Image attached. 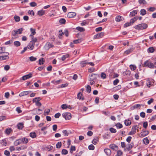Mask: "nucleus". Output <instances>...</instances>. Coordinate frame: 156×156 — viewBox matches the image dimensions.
Segmentation results:
<instances>
[{
    "mask_svg": "<svg viewBox=\"0 0 156 156\" xmlns=\"http://www.w3.org/2000/svg\"><path fill=\"white\" fill-rule=\"evenodd\" d=\"M123 19L122 17L120 16H118L116 17L115 20L116 22H118L122 20Z\"/></svg>",
    "mask_w": 156,
    "mask_h": 156,
    "instance_id": "a211bd4d",
    "label": "nucleus"
},
{
    "mask_svg": "<svg viewBox=\"0 0 156 156\" xmlns=\"http://www.w3.org/2000/svg\"><path fill=\"white\" fill-rule=\"evenodd\" d=\"M81 41H82L81 39H78L76 40H74L73 41V42L75 44H77L81 42Z\"/></svg>",
    "mask_w": 156,
    "mask_h": 156,
    "instance_id": "0e129e2a",
    "label": "nucleus"
},
{
    "mask_svg": "<svg viewBox=\"0 0 156 156\" xmlns=\"http://www.w3.org/2000/svg\"><path fill=\"white\" fill-rule=\"evenodd\" d=\"M98 139L97 138L94 139L92 141V143L94 144H96L98 142Z\"/></svg>",
    "mask_w": 156,
    "mask_h": 156,
    "instance_id": "3c124183",
    "label": "nucleus"
},
{
    "mask_svg": "<svg viewBox=\"0 0 156 156\" xmlns=\"http://www.w3.org/2000/svg\"><path fill=\"white\" fill-rule=\"evenodd\" d=\"M62 146V143L61 142H58L56 145V147L57 148H59Z\"/></svg>",
    "mask_w": 156,
    "mask_h": 156,
    "instance_id": "5fc2aeb1",
    "label": "nucleus"
},
{
    "mask_svg": "<svg viewBox=\"0 0 156 156\" xmlns=\"http://www.w3.org/2000/svg\"><path fill=\"white\" fill-rule=\"evenodd\" d=\"M119 80L118 79H116L113 81V84L114 85H116L119 82Z\"/></svg>",
    "mask_w": 156,
    "mask_h": 156,
    "instance_id": "69168bd1",
    "label": "nucleus"
},
{
    "mask_svg": "<svg viewBox=\"0 0 156 156\" xmlns=\"http://www.w3.org/2000/svg\"><path fill=\"white\" fill-rule=\"evenodd\" d=\"M31 37V38H32L31 41H32L33 42H34V44H35V43L37 41V39L36 38H34L33 37V36L30 37Z\"/></svg>",
    "mask_w": 156,
    "mask_h": 156,
    "instance_id": "bf43d9fd",
    "label": "nucleus"
},
{
    "mask_svg": "<svg viewBox=\"0 0 156 156\" xmlns=\"http://www.w3.org/2000/svg\"><path fill=\"white\" fill-rule=\"evenodd\" d=\"M62 108L63 109H66L67 108V105L65 104H63L61 106Z\"/></svg>",
    "mask_w": 156,
    "mask_h": 156,
    "instance_id": "338daca9",
    "label": "nucleus"
},
{
    "mask_svg": "<svg viewBox=\"0 0 156 156\" xmlns=\"http://www.w3.org/2000/svg\"><path fill=\"white\" fill-rule=\"evenodd\" d=\"M23 30V29L22 28H20L18 29L17 30H16V31L17 32V34H21Z\"/></svg>",
    "mask_w": 156,
    "mask_h": 156,
    "instance_id": "de8ad7c7",
    "label": "nucleus"
},
{
    "mask_svg": "<svg viewBox=\"0 0 156 156\" xmlns=\"http://www.w3.org/2000/svg\"><path fill=\"white\" fill-rule=\"evenodd\" d=\"M27 148L26 147L21 146L20 147H17V149L18 151H20L21 150H23Z\"/></svg>",
    "mask_w": 156,
    "mask_h": 156,
    "instance_id": "6e6d98bb",
    "label": "nucleus"
},
{
    "mask_svg": "<svg viewBox=\"0 0 156 156\" xmlns=\"http://www.w3.org/2000/svg\"><path fill=\"white\" fill-rule=\"evenodd\" d=\"M130 69L133 71L134 70L136 69V66L133 65H130L129 66Z\"/></svg>",
    "mask_w": 156,
    "mask_h": 156,
    "instance_id": "4c0bfd02",
    "label": "nucleus"
},
{
    "mask_svg": "<svg viewBox=\"0 0 156 156\" xmlns=\"http://www.w3.org/2000/svg\"><path fill=\"white\" fill-rule=\"evenodd\" d=\"M141 105L144 106V105H141L140 104H136L135 105L132 106L131 108L132 109H134L135 108H136L140 107Z\"/></svg>",
    "mask_w": 156,
    "mask_h": 156,
    "instance_id": "7c9ffc66",
    "label": "nucleus"
},
{
    "mask_svg": "<svg viewBox=\"0 0 156 156\" xmlns=\"http://www.w3.org/2000/svg\"><path fill=\"white\" fill-rule=\"evenodd\" d=\"M139 2L140 4H146L147 3L145 0H139Z\"/></svg>",
    "mask_w": 156,
    "mask_h": 156,
    "instance_id": "13d9d810",
    "label": "nucleus"
},
{
    "mask_svg": "<svg viewBox=\"0 0 156 156\" xmlns=\"http://www.w3.org/2000/svg\"><path fill=\"white\" fill-rule=\"evenodd\" d=\"M109 130L112 133H115L116 132V129L113 128H111Z\"/></svg>",
    "mask_w": 156,
    "mask_h": 156,
    "instance_id": "680f3d73",
    "label": "nucleus"
},
{
    "mask_svg": "<svg viewBox=\"0 0 156 156\" xmlns=\"http://www.w3.org/2000/svg\"><path fill=\"white\" fill-rule=\"evenodd\" d=\"M124 123L125 125L126 126H129L131 124V121L129 119L125 120Z\"/></svg>",
    "mask_w": 156,
    "mask_h": 156,
    "instance_id": "bb28decb",
    "label": "nucleus"
},
{
    "mask_svg": "<svg viewBox=\"0 0 156 156\" xmlns=\"http://www.w3.org/2000/svg\"><path fill=\"white\" fill-rule=\"evenodd\" d=\"M34 45L35 44H34V42L32 41H30L28 46L27 48L29 49L32 50L34 48Z\"/></svg>",
    "mask_w": 156,
    "mask_h": 156,
    "instance_id": "9d476101",
    "label": "nucleus"
},
{
    "mask_svg": "<svg viewBox=\"0 0 156 156\" xmlns=\"http://www.w3.org/2000/svg\"><path fill=\"white\" fill-rule=\"evenodd\" d=\"M68 151L65 149H63L62 150V154H64V155L67 154H68Z\"/></svg>",
    "mask_w": 156,
    "mask_h": 156,
    "instance_id": "37998d69",
    "label": "nucleus"
},
{
    "mask_svg": "<svg viewBox=\"0 0 156 156\" xmlns=\"http://www.w3.org/2000/svg\"><path fill=\"white\" fill-rule=\"evenodd\" d=\"M88 149L90 150H94V147L92 144H91L88 146Z\"/></svg>",
    "mask_w": 156,
    "mask_h": 156,
    "instance_id": "052dcab7",
    "label": "nucleus"
},
{
    "mask_svg": "<svg viewBox=\"0 0 156 156\" xmlns=\"http://www.w3.org/2000/svg\"><path fill=\"white\" fill-rule=\"evenodd\" d=\"M104 151L107 156H109L111 154V150L108 148H105L104 150Z\"/></svg>",
    "mask_w": 156,
    "mask_h": 156,
    "instance_id": "9b49d317",
    "label": "nucleus"
},
{
    "mask_svg": "<svg viewBox=\"0 0 156 156\" xmlns=\"http://www.w3.org/2000/svg\"><path fill=\"white\" fill-rule=\"evenodd\" d=\"M50 112V110L49 109H45L44 112V115H48Z\"/></svg>",
    "mask_w": 156,
    "mask_h": 156,
    "instance_id": "79ce46f5",
    "label": "nucleus"
},
{
    "mask_svg": "<svg viewBox=\"0 0 156 156\" xmlns=\"http://www.w3.org/2000/svg\"><path fill=\"white\" fill-rule=\"evenodd\" d=\"M127 149L129 151L130 150L133 146V143H131L127 145Z\"/></svg>",
    "mask_w": 156,
    "mask_h": 156,
    "instance_id": "a878e982",
    "label": "nucleus"
},
{
    "mask_svg": "<svg viewBox=\"0 0 156 156\" xmlns=\"http://www.w3.org/2000/svg\"><path fill=\"white\" fill-rule=\"evenodd\" d=\"M91 90V88L89 85H88L87 87V91L89 93Z\"/></svg>",
    "mask_w": 156,
    "mask_h": 156,
    "instance_id": "603ef678",
    "label": "nucleus"
},
{
    "mask_svg": "<svg viewBox=\"0 0 156 156\" xmlns=\"http://www.w3.org/2000/svg\"><path fill=\"white\" fill-rule=\"evenodd\" d=\"M104 35V33L103 32H101L98 33L94 36V38H100L102 37Z\"/></svg>",
    "mask_w": 156,
    "mask_h": 156,
    "instance_id": "0eeeda50",
    "label": "nucleus"
},
{
    "mask_svg": "<svg viewBox=\"0 0 156 156\" xmlns=\"http://www.w3.org/2000/svg\"><path fill=\"white\" fill-rule=\"evenodd\" d=\"M21 139V140H22V142L23 143L27 144L28 142V139L24 137Z\"/></svg>",
    "mask_w": 156,
    "mask_h": 156,
    "instance_id": "c85d7f7f",
    "label": "nucleus"
},
{
    "mask_svg": "<svg viewBox=\"0 0 156 156\" xmlns=\"http://www.w3.org/2000/svg\"><path fill=\"white\" fill-rule=\"evenodd\" d=\"M109 147L114 151H116L118 149V147L114 144H112L109 145Z\"/></svg>",
    "mask_w": 156,
    "mask_h": 156,
    "instance_id": "4468645a",
    "label": "nucleus"
},
{
    "mask_svg": "<svg viewBox=\"0 0 156 156\" xmlns=\"http://www.w3.org/2000/svg\"><path fill=\"white\" fill-rule=\"evenodd\" d=\"M59 22L61 24H65L66 22V20L62 18L59 20Z\"/></svg>",
    "mask_w": 156,
    "mask_h": 156,
    "instance_id": "864d4df0",
    "label": "nucleus"
},
{
    "mask_svg": "<svg viewBox=\"0 0 156 156\" xmlns=\"http://www.w3.org/2000/svg\"><path fill=\"white\" fill-rule=\"evenodd\" d=\"M147 27V25L146 23H141L135 26L134 27L136 30H139L146 29Z\"/></svg>",
    "mask_w": 156,
    "mask_h": 156,
    "instance_id": "f257e3e1",
    "label": "nucleus"
},
{
    "mask_svg": "<svg viewBox=\"0 0 156 156\" xmlns=\"http://www.w3.org/2000/svg\"><path fill=\"white\" fill-rule=\"evenodd\" d=\"M30 30L31 32L30 37L33 36V35L36 34L35 29L31 28H30Z\"/></svg>",
    "mask_w": 156,
    "mask_h": 156,
    "instance_id": "4be33fe9",
    "label": "nucleus"
},
{
    "mask_svg": "<svg viewBox=\"0 0 156 156\" xmlns=\"http://www.w3.org/2000/svg\"><path fill=\"white\" fill-rule=\"evenodd\" d=\"M45 14V11L43 10H41L39 11L38 12L37 14L40 16H42L44 15Z\"/></svg>",
    "mask_w": 156,
    "mask_h": 156,
    "instance_id": "5701e85b",
    "label": "nucleus"
},
{
    "mask_svg": "<svg viewBox=\"0 0 156 156\" xmlns=\"http://www.w3.org/2000/svg\"><path fill=\"white\" fill-rule=\"evenodd\" d=\"M29 91H27L22 92L19 94V96L21 97L24 95H27L29 94Z\"/></svg>",
    "mask_w": 156,
    "mask_h": 156,
    "instance_id": "6ab92c4d",
    "label": "nucleus"
},
{
    "mask_svg": "<svg viewBox=\"0 0 156 156\" xmlns=\"http://www.w3.org/2000/svg\"><path fill=\"white\" fill-rule=\"evenodd\" d=\"M136 126H134L133 127L132 131L130 132L129 133V135H132L136 133Z\"/></svg>",
    "mask_w": 156,
    "mask_h": 156,
    "instance_id": "ddd939ff",
    "label": "nucleus"
},
{
    "mask_svg": "<svg viewBox=\"0 0 156 156\" xmlns=\"http://www.w3.org/2000/svg\"><path fill=\"white\" fill-rule=\"evenodd\" d=\"M29 59L30 60L31 62L35 61L37 59L36 57L33 56H31L30 57Z\"/></svg>",
    "mask_w": 156,
    "mask_h": 156,
    "instance_id": "f704fd0d",
    "label": "nucleus"
},
{
    "mask_svg": "<svg viewBox=\"0 0 156 156\" xmlns=\"http://www.w3.org/2000/svg\"><path fill=\"white\" fill-rule=\"evenodd\" d=\"M137 13V11L136 10H134L130 12L129 16L131 17L135 16Z\"/></svg>",
    "mask_w": 156,
    "mask_h": 156,
    "instance_id": "aec40b11",
    "label": "nucleus"
},
{
    "mask_svg": "<svg viewBox=\"0 0 156 156\" xmlns=\"http://www.w3.org/2000/svg\"><path fill=\"white\" fill-rule=\"evenodd\" d=\"M77 98L79 100H84V98L83 96V94L80 92H79L77 94Z\"/></svg>",
    "mask_w": 156,
    "mask_h": 156,
    "instance_id": "dca6fc26",
    "label": "nucleus"
},
{
    "mask_svg": "<svg viewBox=\"0 0 156 156\" xmlns=\"http://www.w3.org/2000/svg\"><path fill=\"white\" fill-rule=\"evenodd\" d=\"M143 142L146 145H147L149 143V140L147 137H146L143 139Z\"/></svg>",
    "mask_w": 156,
    "mask_h": 156,
    "instance_id": "b1692460",
    "label": "nucleus"
},
{
    "mask_svg": "<svg viewBox=\"0 0 156 156\" xmlns=\"http://www.w3.org/2000/svg\"><path fill=\"white\" fill-rule=\"evenodd\" d=\"M41 100V98L40 97H38L37 98H34L33 100V103H35V104Z\"/></svg>",
    "mask_w": 156,
    "mask_h": 156,
    "instance_id": "393cba45",
    "label": "nucleus"
},
{
    "mask_svg": "<svg viewBox=\"0 0 156 156\" xmlns=\"http://www.w3.org/2000/svg\"><path fill=\"white\" fill-rule=\"evenodd\" d=\"M76 29L80 32H83L85 30V29L83 28L79 27H77L76 28Z\"/></svg>",
    "mask_w": 156,
    "mask_h": 156,
    "instance_id": "c9c22d12",
    "label": "nucleus"
},
{
    "mask_svg": "<svg viewBox=\"0 0 156 156\" xmlns=\"http://www.w3.org/2000/svg\"><path fill=\"white\" fill-rule=\"evenodd\" d=\"M146 13V11L143 9H141L140 11V14L142 15H144Z\"/></svg>",
    "mask_w": 156,
    "mask_h": 156,
    "instance_id": "49530a36",
    "label": "nucleus"
},
{
    "mask_svg": "<svg viewBox=\"0 0 156 156\" xmlns=\"http://www.w3.org/2000/svg\"><path fill=\"white\" fill-rule=\"evenodd\" d=\"M153 80L152 79H148L147 81V85L149 87H150L151 86V81Z\"/></svg>",
    "mask_w": 156,
    "mask_h": 156,
    "instance_id": "f3484780",
    "label": "nucleus"
},
{
    "mask_svg": "<svg viewBox=\"0 0 156 156\" xmlns=\"http://www.w3.org/2000/svg\"><path fill=\"white\" fill-rule=\"evenodd\" d=\"M63 117L66 120H69L71 118V114L69 112H65L62 114Z\"/></svg>",
    "mask_w": 156,
    "mask_h": 156,
    "instance_id": "7ed1b4c3",
    "label": "nucleus"
},
{
    "mask_svg": "<svg viewBox=\"0 0 156 156\" xmlns=\"http://www.w3.org/2000/svg\"><path fill=\"white\" fill-rule=\"evenodd\" d=\"M30 136L32 138H34L36 137V134L34 132H32L30 133Z\"/></svg>",
    "mask_w": 156,
    "mask_h": 156,
    "instance_id": "09e8293b",
    "label": "nucleus"
},
{
    "mask_svg": "<svg viewBox=\"0 0 156 156\" xmlns=\"http://www.w3.org/2000/svg\"><path fill=\"white\" fill-rule=\"evenodd\" d=\"M97 76V75L95 74H92L89 75V80H94L96 78Z\"/></svg>",
    "mask_w": 156,
    "mask_h": 156,
    "instance_id": "f8f14e48",
    "label": "nucleus"
},
{
    "mask_svg": "<svg viewBox=\"0 0 156 156\" xmlns=\"http://www.w3.org/2000/svg\"><path fill=\"white\" fill-rule=\"evenodd\" d=\"M18 128L19 129H22L23 127V125L22 123H19L17 125Z\"/></svg>",
    "mask_w": 156,
    "mask_h": 156,
    "instance_id": "4d7b16f0",
    "label": "nucleus"
},
{
    "mask_svg": "<svg viewBox=\"0 0 156 156\" xmlns=\"http://www.w3.org/2000/svg\"><path fill=\"white\" fill-rule=\"evenodd\" d=\"M1 143L3 145L6 146L7 144L6 141L5 139H3L1 140Z\"/></svg>",
    "mask_w": 156,
    "mask_h": 156,
    "instance_id": "e433bc0d",
    "label": "nucleus"
},
{
    "mask_svg": "<svg viewBox=\"0 0 156 156\" xmlns=\"http://www.w3.org/2000/svg\"><path fill=\"white\" fill-rule=\"evenodd\" d=\"M53 47V45L50 43H47L44 46V48L46 50H48L51 48Z\"/></svg>",
    "mask_w": 156,
    "mask_h": 156,
    "instance_id": "1a4fd4ad",
    "label": "nucleus"
},
{
    "mask_svg": "<svg viewBox=\"0 0 156 156\" xmlns=\"http://www.w3.org/2000/svg\"><path fill=\"white\" fill-rule=\"evenodd\" d=\"M12 131V130L11 128L7 129L5 131V133L8 135Z\"/></svg>",
    "mask_w": 156,
    "mask_h": 156,
    "instance_id": "cd10ccee",
    "label": "nucleus"
},
{
    "mask_svg": "<svg viewBox=\"0 0 156 156\" xmlns=\"http://www.w3.org/2000/svg\"><path fill=\"white\" fill-rule=\"evenodd\" d=\"M22 140H21V139H20L16 140L14 142V144L15 146H17L20 144H21L22 142Z\"/></svg>",
    "mask_w": 156,
    "mask_h": 156,
    "instance_id": "2eb2a0df",
    "label": "nucleus"
},
{
    "mask_svg": "<svg viewBox=\"0 0 156 156\" xmlns=\"http://www.w3.org/2000/svg\"><path fill=\"white\" fill-rule=\"evenodd\" d=\"M62 133L63 135L65 136H67L69 135V133L66 130H64L62 131Z\"/></svg>",
    "mask_w": 156,
    "mask_h": 156,
    "instance_id": "a18cd8bd",
    "label": "nucleus"
},
{
    "mask_svg": "<svg viewBox=\"0 0 156 156\" xmlns=\"http://www.w3.org/2000/svg\"><path fill=\"white\" fill-rule=\"evenodd\" d=\"M15 21L16 22H18L20 21V17L17 16H15L14 17Z\"/></svg>",
    "mask_w": 156,
    "mask_h": 156,
    "instance_id": "c03bdc74",
    "label": "nucleus"
},
{
    "mask_svg": "<svg viewBox=\"0 0 156 156\" xmlns=\"http://www.w3.org/2000/svg\"><path fill=\"white\" fill-rule=\"evenodd\" d=\"M32 76V74L30 73L28 74L23 76L22 77V79L23 80H26L31 78Z\"/></svg>",
    "mask_w": 156,
    "mask_h": 156,
    "instance_id": "39448f33",
    "label": "nucleus"
},
{
    "mask_svg": "<svg viewBox=\"0 0 156 156\" xmlns=\"http://www.w3.org/2000/svg\"><path fill=\"white\" fill-rule=\"evenodd\" d=\"M69 57V55L68 54H66L62 56L61 58L62 60V61H64L66 58Z\"/></svg>",
    "mask_w": 156,
    "mask_h": 156,
    "instance_id": "c756f323",
    "label": "nucleus"
},
{
    "mask_svg": "<svg viewBox=\"0 0 156 156\" xmlns=\"http://www.w3.org/2000/svg\"><path fill=\"white\" fill-rule=\"evenodd\" d=\"M76 15V13L74 12H70L67 14V16L69 18H73Z\"/></svg>",
    "mask_w": 156,
    "mask_h": 156,
    "instance_id": "6e6552de",
    "label": "nucleus"
},
{
    "mask_svg": "<svg viewBox=\"0 0 156 156\" xmlns=\"http://www.w3.org/2000/svg\"><path fill=\"white\" fill-rule=\"evenodd\" d=\"M133 51V49L132 48L128 49L125 51L124 54L128 55L131 52Z\"/></svg>",
    "mask_w": 156,
    "mask_h": 156,
    "instance_id": "2f4dec72",
    "label": "nucleus"
},
{
    "mask_svg": "<svg viewBox=\"0 0 156 156\" xmlns=\"http://www.w3.org/2000/svg\"><path fill=\"white\" fill-rule=\"evenodd\" d=\"M148 133V131H144L140 133L139 136L141 138H142L147 135Z\"/></svg>",
    "mask_w": 156,
    "mask_h": 156,
    "instance_id": "423d86ee",
    "label": "nucleus"
},
{
    "mask_svg": "<svg viewBox=\"0 0 156 156\" xmlns=\"http://www.w3.org/2000/svg\"><path fill=\"white\" fill-rule=\"evenodd\" d=\"M44 58H41L39 59V64L40 65H42L44 64Z\"/></svg>",
    "mask_w": 156,
    "mask_h": 156,
    "instance_id": "473e14b6",
    "label": "nucleus"
},
{
    "mask_svg": "<svg viewBox=\"0 0 156 156\" xmlns=\"http://www.w3.org/2000/svg\"><path fill=\"white\" fill-rule=\"evenodd\" d=\"M138 19V17L136 16L134 17V18L130 20V22L131 23H134L136 20Z\"/></svg>",
    "mask_w": 156,
    "mask_h": 156,
    "instance_id": "72a5a7b5",
    "label": "nucleus"
},
{
    "mask_svg": "<svg viewBox=\"0 0 156 156\" xmlns=\"http://www.w3.org/2000/svg\"><path fill=\"white\" fill-rule=\"evenodd\" d=\"M30 5L31 7H34L37 5V4L35 2H32L30 3Z\"/></svg>",
    "mask_w": 156,
    "mask_h": 156,
    "instance_id": "774afa93",
    "label": "nucleus"
},
{
    "mask_svg": "<svg viewBox=\"0 0 156 156\" xmlns=\"http://www.w3.org/2000/svg\"><path fill=\"white\" fill-rule=\"evenodd\" d=\"M144 65L145 66H148L151 69H155L156 68L155 65L153 64L152 63L148 61H146L144 62Z\"/></svg>",
    "mask_w": 156,
    "mask_h": 156,
    "instance_id": "f03ea898",
    "label": "nucleus"
},
{
    "mask_svg": "<svg viewBox=\"0 0 156 156\" xmlns=\"http://www.w3.org/2000/svg\"><path fill=\"white\" fill-rule=\"evenodd\" d=\"M76 150L75 147V146H72L70 149V152L72 153L73 151H75Z\"/></svg>",
    "mask_w": 156,
    "mask_h": 156,
    "instance_id": "8fccbe9b",
    "label": "nucleus"
},
{
    "mask_svg": "<svg viewBox=\"0 0 156 156\" xmlns=\"http://www.w3.org/2000/svg\"><path fill=\"white\" fill-rule=\"evenodd\" d=\"M14 44L16 47H18L20 45V43L19 41H15L14 42Z\"/></svg>",
    "mask_w": 156,
    "mask_h": 156,
    "instance_id": "58836bf2",
    "label": "nucleus"
},
{
    "mask_svg": "<svg viewBox=\"0 0 156 156\" xmlns=\"http://www.w3.org/2000/svg\"><path fill=\"white\" fill-rule=\"evenodd\" d=\"M5 48L4 47H0V54L5 52Z\"/></svg>",
    "mask_w": 156,
    "mask_h": 156,
    "instance_id": "412c9836",
    "label": "nucleus"
},
{
    "mask_svg": "<svg viewBox=\"0 0 156 156\" xmlns=\"http://www.w3.org/2000/svg\"><path fill=\"white\" fill-rule=\"evenodd\" d=\"M87 64V62H86V61H84L81 62V66L84 67Z\"/></svg>",
    "mask_w": 156,
    "mask_h": 156,
    "instance_id": "e2e57ef3",
    "label": "nucleus"
},
{
    "mask_svg": "<svg viewBox=\"0 0 156 156\" xmlns=\"http://www.w3.org/2000/svg\"><path fill=\"white\" fill-rule=\"evenodd\" d=\"M6 55H5L0 56V61H2L9 59V57L8 56L9 53L8 52H5Z\"/></svg>",
    "mask_w": 156,
    "mask_h": 156,
    "instance_id": "20e7f679",
    "label": "nucleus"
},
{
    "mask_svg": "<svg viewBox=\"0 0 156 156\" xmlns=\"http://www.w3.org/2000/svg\"><path fill=\"white\" fill-rule=\"evenodd\" d=\"M115 126H116L117 128L119 129H120L122 127V125L119 122L117 123L115 125Z\"/></svg>",
    "mask_w": 156,
    "mask_h": 156,
    "instance_id": "a19ab883",
    "label": "nucleus"
},
{
    "mask_svg": "<svg viewBox=\"0 0 156 156\" xmlns=\"http://www.w3.org/2000/svg\"><path fill=\"white\" fill-rule=\"evenodd\" d=\"M148 51L149 52L153 53L154 51V49L153 47H150L148 49Z\"/></svg>",
    "mask_w": 156,
    "mask_h": 156,
    "instance_id": "ea45409f",
    "label": "nucleus"
}]
</instances>
